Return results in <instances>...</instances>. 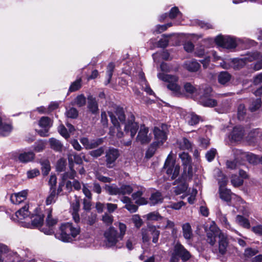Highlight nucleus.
<instances>
[{"label": "nucleus", "mask_w": 262, "mask_h": 262, "mask_svg": "<svg viewBox=\"0 0 262 262\" xmlns=\"http://www.w3.org/2000/svg\"><path fill=\"white\" fill-rule=\"evenodd\" d=\"M175 224L173 222L168 220L167 218L163 217L159 222L158 228L161 229H173Z\"/></svg>", "instance_id": "b1692460"}, {"label": "nucleus", "mask_w": 262, "mask_h": 262, "mask_svg": "<svg viewBox=\"0 0 262 262\" xmlns=\"http://www.w3.org/2000/svg\"><path fill=\"white\" fill-rule=\"evenodd\" d=\"M66 115L68 118L75 119L78 116V112L76 108L74 107H71L69 110H67Z\"/></svg>", "instance_id": "8fccbe9b"}, {"label": "nucleus", "mask_w": 262, "mask_h": 262, "mask_svg": "<svg viewBox=\"0 0 262 262\" xmlns=\"http://www.w3.org/2000/svg\"><path fill=\"white\" fill-rule=\"evenodd\" d=\"M261 100L259 99H257L256 100L253 101L250 105L249 108L251 112H254L258 109L261 106Z\"/></svg>", "instance_id": "052dcab7"}, {"label": "nucleus", "mask_w": 262, "mask_h": 262, "mask_svg": "<svg viewBox=\"0 0 262 262\" xmlns=\"http://www.w3.org/2000/svg\"><path fill=\"white\" fill-rule=\"evenodd\" d=\"M120 156L118 149L110 147L105 151V162L106 166L108 168L113 167L115 165V162Z\"/></svg>", "instance_id": "1a4fd4ad"}, {"label": "nucleus", "mask_w": 262, "mask_h": 262, "mask_svg": "<svg viewBox=\"0 0 262 262\" xmlns=\"http://www.w3.org/2000/svg\"><path fill=\"white\" fill-rule=\"evenodd\" d=\"M179 147L183 150H189L191 148V143L186 138H183L179 143Z\"/></svg>", "instance_id": "49530a36"}, {"label": "nucleus", "mask_w": 262, "mask_h": 262, "mask_svg": "<svg viewBox=\"0 0 262 262\" xmlns=\"http://www.w3.org/2000/svg\"><path fill=\"white\" fill-rule=\"evenodd\" d=\"M232 184L234 187H238L242 185L243 183V180L242 178L237 176H232L231 179Z\"/></svg>", "instance_id": "864d4df0"}, {"label": "nucleus", "mask_w": 262, "mask_h": 262, "mask_svg": "<svg viewBox=\"0 0 262 262\" xmlns=\"http://www.w3.org/2000/svg\"><path fill=\"white\" fill-rule=\"evenodd\" d=\"M231 77L230 74L227 72H222L218 75V82L221 84L225 85L230 80Z\"/></svg>", "instance_id": "7c9ffc66"}, {"label": "nucleus", "mask_w": 262, "mask_h": 262, "mask_svg": "<svg viewBox=\"0 0 262 262\" xmlns=\"http://www.w3.org/2000/svg\"><path fill=\"white\" fill-rule=\"evenodd\" d=\"M184 68L190 72H195L200 68V64L195 60H188L184 62Z\"/></svg>", "instance_id": "5701e85b"}, {"label": "nucleus", "mask_w": 262, "mask_h": 262, "mask_svg": "<svg viewBox=\"0 0 262 262\" xmlns=\"http://www.w3.org/2000/svg\"><path fill=\"white\" fill-rule=\"evenodd\" d=\"M71 105H77L81 107L86 104V98L83 94L78 95L73 101L71 102Z\"/></svg>", "instance_id": "2f4dec72"}, {"label": "nucleus", "mask_w": 262, "mask_h": 262, "mask_svg": "<svg viewBox=\"0 0 262 262\" xmlns=\"http://www.w3.org/2000/svg\"><path fill=\"white\" fill-rule=\"evenodd\" d=\"M114 68H115V65L112 62L110 63L107 67L106 73L108 76L107 83L110 82V80H111L112 75H113V73Z\"/></svg>", "instance_id": "13d9d810"}, {"label": "nucleus", "mask_w": 262, "mask_h": 262, "mask_svg": "<svg viewBox=\"0 0 262 262\" xmlns=\"http://www.w3.org/2000/svg\"><path fill=\"white\" fill-rule=\"evenodd\" d=\"M51 148L56 151H60L62 148V144L58 140L52 138L49 139Z\"/></svg>", "instance_id": "c9c22d12"}, {"label": "nucleus", "mask_w": 262, "mask_h": 262, "mask_svg": "<svg viewBox=\"0 0 262 262\" xmlns=\"http://www.w3.org/2000/svg\"><path fill=\"white\" fill-rule=\"evenodd\" d=\"M154 133L158 146H161L163 142L166 140V136L165 133L163 130H161L159 128L156 127L154 129Z\"/></svg>", "instance_id": "a211bd4d"}, {"label": "nucleus", "mask_w": 262, "mask_h": 262, "mask_svg": "<svg viewBox=\"0 0 262 262\" xmlns=\"http://www.w3.org/2000/svg\"><path fill=\"white\" fill-rule=\"evenodd\" d=\"M28 195V190H24L17 193H14L11 195V202L14 204H19L25 201Z\"/></svg>", "instance_id": "dca6fc26"}, {"label": "nucleus", "mask_w": 262, "mask_h": 262, "mask_svg": "<svg viewBox=\"0 0 262 262\" xmlns=\"http://www.w3.org/2000/svg\"><path fill=\"white\" fill-rule=\"evenodd\" d=\"M182 15V13L179 10V9L177 7H174L171 9L170 10L169 13L168 14V16L171 19H174L178 15Z\"/></svg>", "instance_id": "6e6d98bb"}, {"label": "nucleus", "mask_w": 262, "mask_h": 262, "mask_svg": "<svg viewBox=\"0 0 262 262\" xmlns=\"http://www.w3.org/2000/svg\"><path fill=\"white\" fill-rule=\"evenodd\" d=\"M57 198V194L56 193V189L51 190L49 195L47 197L46 203L47 205H49L55 202Z\"/></svg>", "instance_id": "a19ab883"}, {"label": "nucleus", "mask_w": 262, "mask_h": 262, "mask_svg": "<svg viewBox=\"0 0 262 262\" xmlns=\"http://www.w3.org/2000/svg\"><path fill=\"white\" fill-rule=\"evenodd\" d=\"M146 219L148 221H157L159 223L161 221L163 216H161L158 212H152L146 215Z\"/></svg>", "instance_id": "ea45409f"}, {"label": "nucleus", "mask_w": 262, "mask_h": 262, "mask_svg": "<svg viewBox=\"0 0 262 262\" xmlns=\"http://www.w3.org/2000/svg\"><path fill=\"white\" fill-rule=\"evenodd\" d=\"M42 173L44 176H47L48 174L49 171H50V163L48 161H45L42 163Z\"/></svg>", "instance_id": "680f3d73"}, {"label": "nucleus", "mask_w": 262, "mask_h": 262, "mask_svg": "<svg viewBox=\"0 0 262 262\" xmlns=\"http://www.w3.org/2000/svg\"><path fill=\"white\" fill-rule=\"evenodd\" d=\"M108 113L114 126L110 128L109 134L111 136H114L116 133V130H117L118 132L116 134L117 137L118 138H122L123 136V133L119 130L121 128L118 120L116 118V116L112 112H108Z\"/></svg>", "instance_id": "9d476101"}, {"label": "nucleus", "mask_w": 262, "mask_h": 262, "mask_svg": "<svg viewBox=\"0 0 262 262\" xmlns=\"http://www.w3.org/2000/svg\"><path fill=\"white\" fill-rule=\"evenodd\" d=\"M235 154L236 155V159L234 161H227L226 162L227 167L231 169H234L238 167L239 164L237 163V160L241 159L239 158V154H237L236 151Z\"/></svg>", "instance_id": "58836bf2"}, {"label": "nucleus", "mask_w": 262, "mask_h": 262, "mask_svg": "<svg viewBox=\"0 0 262 262\" xmlns=\"http://www.w3.org/2000/svg\"><path fill=\"white\" fill-rule=\"evenodd\" d=\"M140 76H141L140 83L142 85L143 89L148 94H149V95L153 94L154 92L150 89V88L147 84V81H146L144 76H143V75L142 74H140Z\"/></svg>", "instance_id": "c03bdc74"}, {"label": "nucleus", "mask_w": 262, "mask_h": 262, "mask_svg": "<svg viewBox=\"0 0 262 262\" xmlns=\"http://www.w3.org/2000/svg\"><path fill=\"white\" fill-rule=\"evenodd\" d=\"M219 192L220 198L227 202L231 201V199L237 197L235 194L231 192L230 190L224 187L220 188Z\"/></svg>", "instance_id": "aec40b11"}, {"label": "nucleus", "mask_w": 262, "mask_h": 262, "mask_svg": "<svg viewBox=\"0 0 262 262\" xmlns=\"http://www.w3.org/2000/svg\"><path fill=\"white\" fill-rule=\"evenodd\" d=\"M164 169L166 173L172 180L176 178L180 172V166L176 164L175 161L173 160L171 154H169L165 161Z\"/></svg>", "instance_id": "20e7f679"}, {"label": "nucleus", "mask_w": 262, "mask_h": 262, "mask_svg": "<svg viewBox=\"0 0 262 262\" xmlns=\"http://www.w3.org/2000/svg\"><path fill=\"white\" fill-rule=\"evenodd\" d=\"M35 155L32 151L24 152L19 154L18 160L23 163H27L31 161L34 158Z\"/></svg>", "instance_id": "bb28decb"}, {"label": "nucleus", "mask_w": 262, "mask_h": 262, "mask_svg": "<svg viewBox=\"0 0 262 262\" xmlns=\"http://www.w3.org/2000/svg\"><path fill=\"white\" fill-rule=\"evenodd\" d=\"M15 214L16 217L20 220L25 219L28 217H29L30 212L29 211V206L28 205H26L16 212Z\"/></svg>", "instance_id": "a878e982"}, {"label": "nucleus", "mask_w": 262, "mask_h": 262, "mask_svg": "<svg viewBox=\"0 0 262 262\" xmlns=\"http://www.w3.org/2000/svg\"><path fill=\"white\" fill-rule=\"evenodd\" d=\"M156 146H158L157 145L156 142H154L152 145H150L146 151V156L147 157L150 158L154 155L156 150Z\"/></svg>", "instance_id": "69168bd1"}, {"label": "nucleus", "mask_w": 262, "mask_h": 262, "mask_svg": "<svg viewBox=\"0 0 262 262\" xmlns=\"http://www.w3.org/2000/svg\"><path fill=\"white\" fill-rule=\"evenodd\" d=\"M216 152V150L214 148H212L208 150L205 155V157L207 161L209 162L212 161L214 159Z\"/></svg>", "instance_id": "5fc2aeb1"}, {"label": "nucleus", "mask_w": 262, "mask_h": 262, "mask_svg": "<svg viewBox=\"0 0 262 262\" xmlns=\"http://www.w3.org/2000/svg\"><path fill=\"white\" fill-rule=\"evenodd\" d=\"M133 191V188L130 185H123L119 188V195L129 194Z\"/></svg>", "instance_id": "a18cd8bd"}, {"label": "nucleus", "mask_w": 262, "mask_h": 262, "mask_svg": "<svg viewBox=\"0 0 262 262\" xmlns=\"http://www.w3.org/2000/svg\"><path fill=\"white\" fill-rule=\"evenodd\" d=\"M228 246V242L227 235L226 234L221 235L219 240V253L222 255L225 254L226 253Z\"/></svg>", "instance_id": "412c9836"}, {"label": "nucleus", "mask_w": 262, "mask_h": 262, "mask_svg": "<svg viewBox=\"0 0 262 262\" xmlns=\"http://www.w3.org/2000/svg\"><path fill=\"white\" fill-rule=\"evenodd\" d=\"M246 114V109L245 105L243 104H241L238 105L237 108V115L239 119H243L244 115Z\"/></svg>", "instance_id": "e2e57ef3"}, {"label": "nucleus", "mask_w": 262, "mask_h": 262, "mask_svg": "<svg viewBox=\"0 0 262 262\" xmlns=\"http://www.w3.org/2000/svg\"><path fill=\"white\" fill-rule=\"evenodd\" d=\"M115 114L118 119L121 122L125 123L124 130L127 133H130L132 138L134 137L138 129L139 125L137 122L135 121V117L131 114L128 118L126 122H125V116L122 107L116 106L115 110Z\"/></svg>", "instance_id": "f257e3e1"}, {"label": "nucleus", "mask_w": 262, "mask_h": 262, "mask_svg": "<svg viewBox=\"0 0 262 262\" xmlns=\"http://www.w3.org/2000/svg\"><path fill=\"white\" fill-rule=\"evenodd\" d=\"M212 90L210 87H206L204 90V94L201 96L199 99V102L202 105L206 107H212L217 105V101L209 97Z\"/></svg>", "instance_id": "6e6552de"}, {"label": "nucleus", "mask_w": 262, "mask_h": 262, "mask_svg": "<svg viewBox=\"0 0 262 262\" xmlns=\"http://www.w3.org/2000/svg\"><path fill=\"white\" fill-rule=\"evenodd\" d=\"M158 77L161 80L168 83L167 88L176 96L182 95L181 86L177 83L178 77L175 75L159 73Z\"/></svg>", "instance_id": "7ed1b4c3"}, {"label": "nucleus", "mask_w": 262, "mask_h": 262, "mask_svg": "<svg viewBox=\"0 0 262 262\" xmlns=\"http://www.w3.org/2000/svg\"><path fill=\"white\" fill-rule=\"evenodd\" d=\"M57 222V221L56 219H54L52 217V210H49L48 211V215L46 219L47 226L52 228Z\"/></svg>", "instance_id": "09e8293b"}, {"label": "nucleus", "mask_w": 262, "mask_h": 262, "mask_svg": "<svg viewBox=\"0 0 262 262\" xmlns=\"http://www.w3.org/2000/svg\"><path fill=\"white\" fill-rule=\"evenodd\" d=\"M33 218L31 220V224L28 223L26 227L30 228H35L40 227L43 222L44 216L42 214H36L32 216Z\"/></svg>", "instance_id": "f3484780"}, {"label": "nucleus", "mask_w": 262, "mask_h": 262, "mask_svg": "<svg viewBox=\"0 0 262 262\" xmlns=\"http://www.w3.org/2000/svg\"><path fill=\"white\" fill-rule=\"evenodd\" d=\"M184 88L186 92L193 94L196 93V88L194 87L191 83L187 82L184 85Z\"/></svg>", "instance_id": "603ef678"}, {"label": "nucleus", "mask_w": 262, "mask_h": 262, "mask_svg": "<svg viewBox=\"0 0 262 262\" xmlns=\"http://www.w3.org/2000/svg\"><path fill=\"white\" fill-rule=\"evenodd\" d=\"M80 231L78 225L74 226L71 223H66L61 225L60 233L57 234V236L63 242H70L80 233Z\"/></svg>", "instance_id": "f03ea898"}, {"label": "nucleus", "mask_w": 262, "mask_h": 262, "mask_svg": "<svg viewBox=\"0 0 262 262\" xmlns=\"http://www.w3.org/2000/svg\"><path fill=\"white\" fill-rule=\"evenodd\" d=\"M12 130L10 125L3 123L0 126V134L2 136H7Z\"/></svg>", "instance_id": "79ce46f5"}, {"label": "nucleus", "mask_w": 262, "mask_h": 262, "mask_svg": "<svg viewBox=\"0 0 262 262\" xmlns=\"http://www.w3.org/2000/svg\"><path fill=\"white\" fill-rule=\"evenodd\" d=\"M104 152V148L103 147H100L99 148L91 150L89 152V155L94 158H97L102 156Z\"/></svg>", "instance_id": "de8ad7c7"}, {"label": "nucleus", "mask_w": 262, "mask_h": 262, "mask_svg": "<svg viewBox=\"0 0 262 262\" xmlns=\"http://www.w3.org/2000/svg\"><path fill=\"white\" fill-rule=\"evenodd\" d=\"M80 141L86 149H92L101 145L103 142V139L98 138L90 140L88 138L83 137L80 139Z\"/></svg>", "instance_id": "ddd939ff"}, {"label": "nucleus", "mask_w": 262, "mask_h": 262, "mask_svg": "<svg viewBox=\"0 0 262 262\" xmlns=\"http://www.w3.org/2000/svg\"><path fill=\"white\" fill-rule=\"evenodd\" d=\"M241 41L240 39L223 35H218L215 39L218 46L228 49L235 48Z\"/></svg>", "instance_id": "39448f33"}, {"label": "nucleus", "mask_w": 262, "mask_h": 262, "mask_svg": "<svg viewBox=\"0 0 262 262\" xmlns=\"http://www.w3.org/2000/svg\"><path fill=\"white\" fill-rule=\"evenodd\" d=\"M52 120L48 117H42L39 121V125L41 127L43 128V130L38 131V134L42 137L48 136V132L49 128L52 125Z\"/></svg>", "instance_id": "4468645a"}, {"label": "nucleus", "mask_w": 262, "mask_h": 262, "mask_svg": "<svg viewBox=\"0 0 262 262\" xmlns=\"http://www.w3.org/2000/svg\"><path fill=\"white\" fill-rule=\"evenodd\" d=\"M225 235L219 228L214 222H212L207 232V242L211 245H213L216 242V237L220 238L221 235Z\"/></svg>", "instance_id": "0eeeda50"}, {"label": "nucleus", "mask_w": 262, "mask_h": 262, "mask_svg": "<svg viewBox=\"0 0 262 262\" xmlns=\"http://www.w3.org/2000/svg\"><path fill=\"white\" fill-rule=\"evenodd\" d=\"M237 154H239V158L241 160H246L250 163L253 164H257L259 160L258 157L252 153L243 152L240 150H236Z\"/></svg>", "instance_id": "2eb2a0df"}, {"label": "nucleus", "mask_w": 262, "mask_h": 262, "mask_svg": "<svg viewBox=\"0 0 262 262\" xmlns=\"http://www.w3.org/2000/svg\"><path fill=\"white\" fill-rule=\"evenodd\" d=\"M236 223L243 227L249 229L250 227V224L249 220L242 215H237L236 217Z\"/></svg>", "instance_id": "72a5a7b5"}, {"label": "nucleus", "mask_w": 262, "mask_h": 262, "mask_svg": "<svg viewBox=\"0 0 262 262\" xmlns=\"http://www.w3.org/2000/svg\"><path fill=\"white\" fill-rule=\"evenodd\" d=\"M81 87V79L79 78L72 82L69 88V93L78 90Z\"/></svg>", "instance_id": "37998d69"}, {"label": "nucleus", "mask_w": 262, "mask_h": 262, "mask_svg": "<svg viewBox=\"0 0 262 262\" xmlns=\"http://www.w3.org/2000/svg\"><path fill=\"white\" fill-rule=\"evenodd\" d=\"M258 253V251L254 249L247 248L245 251V256L248 258H250L255 255Z\"/></svg>", "instance_id": "774afa93"}, {"label": "nucleus", "mask_w": 262, "mask_h": 262, "mask_svg": "<svg viewBox=\"0 0 262 262\" xmlns=\"http://www.w3.org/2000/svg\"><path fill=\"white\" fill-rule=\"evenodd\" d=\"M148 231L152 236V242L155 244L157 243L160 235V231L154 225H148Z\"/></svg>", "instance_id": "c756f323"}, {"label": "nucleus", "mask_w": 262, "mask_h": 262, "mask_svg": "<svg viewBox=\"0 0 262 262\" xmlns=\"http://www.w3.org/2000/svg\"><path fill=\"white\" fill-rule=\"evenodd\" d=\"M102 220L107 225H111L113 222V216L109 214L105 213L102 216Z\"/></svg>", "instance_id": "0e129e2a"}, {"label": "nucleus", "mask_w": 262, "mask_h": 262, "mask_svg": "<svg viewBox=\"0 0 262 262\" xmlns=\"http://www.w3.org/2000/svg\"><path fill=\"white\" fill-rule=\"evenodd\" d=\"M183 234L184 238L187 239H190L192 236V231L191 226L189 223H185L182 226Z\"/></svg>", "instance_id": "473e14b6"}, {"label": "nucleus", "mask_w": 262, "mask_h": 262, "mask_svg": "<svg viewBox=\"0 0 262 262\" xmlns=\"http://www.w3.org/2000/svg\"><path fill=\"white\" fill-rule=\"evenodd\" d=\"M186 120L189 125H194L200 121V117L194 113H191L187 115Z\"/></svg>", "instance_id": "f704fd0d"}, {"label": "nucleus", "mask_w": 262, "mask_h": 262, "mask_svg": "<svg viewBox=\"0 0 262 262\" xmlns=\"http://www.w3.org/2000/svg\"><path fill=\"white\" fill-rule=\"evenodd\" d=\"M217 174H218V176H217V179L218 180V182L220 185V188H223L227 184L228 179L220 170H217Z\"/></svg>", "instance_id": "e433bc0d"}, {"label": "nucleus", "mask_w": 262, "mask_h": 262, "mask_svg": "<svg viewBox=\"0 0 262 262\" xmlns=\"http://www.w3.org/2000/svg\"><path fill=\"white\" fill-rule=\"evenodd\" d=\"M45 147V144L42 141H38L34 145V150L36 152L42 151Z\"/></svg>", "instance_id": "bf43d9fd"}, {"label": "nucleus", "mask_w": 262, "mask_h": 262, "mask_svg": "<svg viewBox=\"0 0 262 262\" xmlns=\"http://www.w3.org/2000/svg\"><path fill=\"white\" fill-rule=\"evenodd\" d=\"M173 253L181 258L183 261L188 260L191 257V254L184 247L179 243H177L173 247Z\"/></svg>", "instance_id": "9b49d317"}, {"label": "nucleus", "mask_w": 262, "mask_h": 262, "mask_svg": "<svg viewBox=\"0 0 262 262\" xmlns=\"http://www.w3.org/2000/svg\"><path fill=\"white\" fill-rule=\"evenodd\" d=\"M118 228L119 229V233H118V235L121 239H123L126 231V226L123 223H119Z\"/></svg>", "instance_id": "4d7b16f0"}, {"label": "nucleus", "mask_w": 262, "mask_h": 262, "mask_svg": "<svg viewBox=\"0 0 262 262\" xmlns=\"http://www.w3.org/2000/svg\"><path fill=\"white\" fill-rule=\"evenodd\" d=\"M148 128L142 125L140 127L138 135L136 137V141L141 144H147L149 143L151 139V136L148 134Z\"/></svg>", "instance_id": "f8f14e48"}, {"label": "nucleus", "mask_w": 262, "mask_h": 262, "mask_svg": "<svg viewBox=\"0 0 262 262\" xmlns=\"http://www.w3.org/2000/svg\"><path fill=\"white\" fill-rule=\"evenodd\" d=\"M58 129L59 134L66 139H68L70 137V135L67 129L63 125L59 126Z\"/></svg>", "instance_id": "338daca9"}, {"label": "nucleus", "mask_w": 262, "mask_h": 262, "mask_svg": "<svg viewBox=\"0 0 262 262\" xmlns=\"http://www.w3.org/2000/svg\"><path fill=\"white\" fill-rule=\"evenodd\" d=\"M82 190L86 198L92 199V193L89 189V185L88 183H82Z\"/></svg>", "instance_id": "3c124183"}, {"label": "nucleus", "mask_w": 262, "mask_h": 262, "mask_svg": "<svg viewBox=\"0 0 262 262\" xmlns=\"http://www.w3.org/2000/svg\"><path fill=\"white\" fill-rule=\"evenodd\" d=\"M244 128L241 126L234 127L231 134V139L235 141H241L244 136Z\"/></svg>", "instance_id": "6ab92c4d"}, {"label": "nucleus", "mask_w": 262, "mask_h": 262, "mask_svg": "<svg viewBox=\"0 0 262 262\" xmlns=\"http://www.w3.org/2000/svg\"><path fill=\"white\" fill-rule=\"evenodd\" d=\"M179 158L181 159L183 165L184 166V169H186L188 167V172L192 169L191 167V159L190 156L188 153L183 152L180 154Z\"/></svg>", "instance_id": "4be33fe9"}, {"label": "nucleus", "mask_w": 262, "mask_h": 262, "mask_svg": "<svg viewBox=\"0 0 262 262\" xmlns=\"http://www.w3.org/2000/svg\"><path fill=\"white\" fill-rule=\"evenodd\" d=\"M105 190L110 195H119V188L114 185L105 186Z\"/></svg>", "instance_id": "4c0bfd02"}, {"label": "nucleus", "mask_w": 262, "mask_h": 262, "mask_svg": "<svg viewBox=\"0 0 262 262\" xmlns=\"http://www.w3.org/2000/svg\"><path fill=\"white\" fill-rule=\"evenodd\" d=\"M105 244L107 247L115 246L119 241L122 240L118 235L117 230L113 227H110L104 234Z\"/></svg>", "instance_id": "423d86ee"}, {"label": "nucleus", "mask_w": 262, "mask_h": 262, "mask_svg": "<svg viewBox=\"0 0 262 262\" xmlns=\"http://www.w3.org/2000/svg\"><path fill=\"white\" fill-rule=\"evenodd\" d=\"M217 219L219 220L221 224L226 228L231 230V226L228 221L227 218L225 214H223L220 210L216 213Z\"/></svg>", "instance_id": "c85d7f7f"}, {"label": "nucleus", "mask_w": 262, "mask_h": 262, "mask_svg": "<svg viewBox=\"0 0 262 262\" xmlns=\"http://www.w3.org/2000/svg\"><path fill=\"white\" fill-rule=\"evenodd\" d=\"M88 107L93 114L97 113L99 110L97 102L92 95L88 96Z\"/></svg>", "instance_id": "393cba45"}, {"label": "nucleus", "mask_w": 262, "mask_h": 262, "mask_svg": "<svg viewBox=\"0 0 262 262\" xmlns=\"http://www.w3.org/2000/svg\"><path fill=\"white\" fill-rule=\"evenodd\" d=\"M163 196L160 192L157 191L152 193L149 198L150 205H155L163 202Z\"/></svg>", "instance_id": "cd10ccee"}]
</instances>
